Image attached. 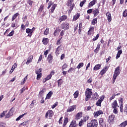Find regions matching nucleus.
I'll list each match as a JSON object with an SVG mask.
<instances>
[{
	"label": "nucleus",
	"mask_w": 127,
	"mask_h": 127,
	"mask_svg": "<svg viewBox=\"0 0 127 127\" xmlns=\"http://www.w3.org/2000/svg\"><path fill=\"white\" fill-rule=\"evenodd\" d=\"M112 107L113 109H117V107H119L118 106V103H117V100H115L114 102L112 103Z\"/></svg>",
	"instance_id": "nucleus-22"
},
{
	"label": "nucleus",
	"mask_w": 127,
	"mask_h": 127,
	"mask_svg": "<svg viewBox=\"0 0 127 127\" xmlns=\"http://www.w3.org/2000/svg\"><path fill=\"white\" fill-rule=\"evenodd\" d=\"M86 120L84 119L83 120H81L80 122L79 123L78 126L79 127H82V124L83 123H85L86 122Z\"/></svg>",
	"instance_id": "nucleus-38"
},
{
	"label": "nucleus",
	"mask_w": 127,
	"mask_h": 127,
	"mask_svg": "<svg viewBox=\"0 0 127 127\" xmlns=\"http://www.w3.org/2000/svg\"><path fill=\"white\" fill-rule=\"evenodd\" d=\"M98 127V121L94 119L91 121L89 123L87 124V127Z\"/></svg>",
	"instance_id": "nucleus-2"
},
{
	"label": "nucleus",
	"mask_w": 127,
	"mask_h": 127,
	"mask_svg": "<svg viewBox=\"0 0 127 127\" xmlns=\"http://www.w3.org/2000/svg\"><path fill=\"white\" fill-rule=\"evenodd\" d=\"M78 17H80V14H77L73 17V20H77Z\"/></svg>",
	"instance_id": "nucleus-43"
},
{
	"label": "nucleus",
	"mask_w": 127,
	"mask_h": 127,
	"mask_svg": "<svg viewBox=\"0 0 127 127\" xmlns=\"http://www.w3.org/2000/svg\"><path fill=\"white\" fill-rule=\"evenodd\" d=\"M74 99H76L78 98V96H79V91L77 90L74 94H73Z\"/></svg>",
	"instance_id": "nucleus-35"
},
{
	"label": "nucleus",
	"mask_w": 127,
	"mask_h": 127,
	"mask_svg": "<svg viewBox=\"0 0 127 127\" xmlns=\"http://www.w3.org/2000/svg\"><path fill=\"white\" fill-rule=\"evenodd\" d=\"M99 124H104V123H103V119L102 118H99Z\"/></svg>",
	"instance_id": "nucleus-63"
},
{
	"label": "nucleus",
	"mask_w": 127,
	"mask_h": 127,
	"mask_svg": "<svg viewBox=\"0 0 127 127\" xmlns=\"http://www.w3.org/2000/svg\"><path fill=\"white\" fill-rule=\"evenodd\" d=\"M99 98V94H98V93L97 92H95L93 96V99H94V100H98Z\"/></svg>",
	"instance_id": "nucleus-29"
},
{
	"label": "nucleus",
	"mask_w": 127,
	"mask_h": 127,
	"mask_svg": "<svg viewBox=\"0 0 127 127\" xmlns=\"http://www.w3.org/2000/svg\"><path fill=\"white\" fill-rule=\"evenodd\" d=\"M13 112H14V109H13V108H11L9 112L6 115L5 118L6 119H8L9 117H11V116H12V114L13 113Z\"/></svg>",
	"instance_id": "nucleus-8"
},
{
	"label": "nucleus",
	"mask_w": 127,
	"mask_h": 127,
	"mask_svg": "<svg viewBox=\"0 0 127 127\" xmlns=\"http://www.w3.org/2000/svg\"><path fill=\"white\" fill-rule=\"evenodd\" d=\"M104 112L102 111V110H99L96 112H94V117H99L100 115H103Z\"/></svg>",
	"instance_id": "nucleus-17"
},
{
	"label": "nucleus",
	"mask_w": 127,
	"mask_h": 127,
	"mask_svg": "<svg viewBox=\"0 0 127 127\" xmlns=\"http://www.w3.org/2000/svg\"><path fill=\"white\" fill-rule=\"evenodd\" d=\"M123 16L124 17H127V10H125L123 12Z\"/></svg>",
	"instance_id": "nucleus-52"
},
{
	"label": "nucleus",
	"mask_w": 127,
	"mask_h": 127,
	"mask_svg": "<svg viewBox=\"0 0 127 127\" xmlns=\"http://www.w3.org/2000/svg\"><path fill=\"white\" fill-rule=\"evenodd\" d=\"M122 53H123V51H122V50H120L118 52V53L116 56V59H119V58H120L121 56V54H122Z\"/></svg>",
	"instance_id": "nucleus-28"
},
{
	"label": "nucleus",
	"mask_w": 127,
	"mask_h": 127,
	"mask_svg": "<svg viewBox=\"0 0 127 127\" xmlns=\"http://www.w3.org/2000/svg\"><path fill=\"white\" fill-rule=\"evenodd\" d=\"M101 64H96L93 68V70L95 71H97V70H99V69L101 68Z\"/></svg>",
	"instance_id": "nucleus-25"
},
{
	"label": "nucleus",
	"mask_w": 127,
	"mask_h": 127,
	"mask_svg": "<svg viewBox=\"0 0 127 127\" xmlns=\"http://www.w3.org/2000/svg\"><path fill=\"white\" fill-rule=\"evenodd\" d=\"M78 127V124H77V123L76 122V121L73 120L70 125H69V127Z\"/></svg>",
	"instance_id": "nucleus-14"
},
{
	"label": "nucleus",
	"mask_w": 127,
	"mask_h": 127,
	"mask_svg": "<svg viewBox=\"0 0 127 127\" xmlns=\"http://www.w3.org/2000/svg\"><path fill=\"white\" fill-rule=\"evenodd\" d=\"M96 0H93L92 1H91L89 3V6L91 7V6H93V5H95V4L96 3Z\"/></svg>",
	"instance_id": "nucleus-34"
},
{
	"label": "nucleus",
	"mask_w": 127,
	"mask_h": 127,
	"mask_svg": "<svg viewBox=\"0 0 127 127\" xmlns=\"http://www.w3.org/2000/svg\"><path fill=\"white\" fill-rule=\"evenodd\" d=\"M7 113V111H3V113H1L0 115V118H3L4 117V115Z\"/></svg>",
	"instance_id": "nucleus-46"
},
{
	"label": "nucleus",
	"mask_w": 127,
	"mask_h": 127,
	"mask_svg": "<svg viewBox=\"0 0 127 127\" xmlns=\"http://www.w3.org/2000/svg\"><path fill=\"white\" fill-rule=\"evenodd\" d=\"M58 105V102H56L54 105H53L52 106V109H55L56 107H57V106Z\"/></svg>",
	"instance_id": "nucleus-54"
},
{
	"label": "nucleus",
	"mask_w": 127,
	"mask_h": 127,
	"mask_svg": "<svg viewBox=\"0 0 127 127\" xmlns=\"http://www.w3.org/2000/svg\"><path fill=\"white\" fill-rule=\"evenodd\" d=\"M32 59H33V56H30L27 60V61L26 63V64L27 65H28V64H29V63H31V62H32Z\"/></svg>",
	"instance_id": "nucleus-18"
},
{
	"label": "nucleus",
	"mask_w": 127,
	"mask_h": 127,
	"mask_svg": "<svg viewBox=\"0 0 127 127\" xmlns=\"http://www.w3.org/2000/svg\"><path fill=\"white\" fill-rule=\"evenodd\" d=\"M27 2L29 5H32V3H33V1L31 0H28Z\"/></svg>",
	"instance_id": "nucleus-56"
},
{
	"label": "nucleus",
	"mask_w": 127,
	"mask_h": 127,
	"mask_svg": "<svg viewBox=\"0 0 127 127\" xmlns=\"http://www.w3.org/2000/svg\"><path fill=\"white\" fill-rule=\"evenodd\" d=\"M54 36H58L59 35V32H58V30H56L54 33Z\"/></svg>",
	"instance_id": "nucleus-50"
},
{
	"label": "nucleus",
	"mask_w": 127,
	"mask_h": 127,
	"mask_svg": "<svg viewBox=\"0 0 127 127\" xmlns=\"http://www.w3.org/2000/svg\"><path fill=\"white\" fill-rule=\"evenodd\" d=\"M43 7H44V6L43 5H41L39 9V11H42V10H43Z\"/></svg>",
	"instance_id": "nucleus-60"
},
{
	"label": "nucleus",
	"mask_w": 127,
	"mask_h": 127,
	"mask_svg": "<svg viewBox=\"0 0 127 127\" xmlns=\"http://www.w3.org/2000/svg\"><path fill=\"white\" fill-rule=\"evenodd\" d=\"M108 69H109V67L108 66H106L103 68L100 72L101 75H104L107 71H108Z\"/></svg>",
	"instance_id": "nucleus-16"
},
{
	"label": "nucleus",
	"mask_w": 127,
	"mask_h": 127,
	"mask_svg": "<svg viewBox=\"0 0 127 127\" xmlns=\"http://www.w3.org/2000/svg\"><path fill=\"white\" fill-rule=\"evenodd\" d=\"M26 89H27V87H23L22 89L20 90V94H22Z\"/></svg>",
	"instance_id": "nucleus-45"
},
{
	"label": "nucleus",
	"mask_w": 127,
	"mask_h": 127,
	"mask_svg": "<svg viewBox=\"0 0 127 127\" xmlns=\"http://www.w3.org/2000/svg\"><path fill=\"white\" fill-rule=\"evenodd\" d=\"M92 94L93 92H92V89L90 88L86 89V91H85V101L86 102H88L89 100L91 99L92 97Z\"/></svg>",
	"instance_id": "nucleus-1"
},
{
	"label": "nucleus",
	"mask_w": 127,
	"mask_h": 127,
	"mask_svg": "<svg viewBox=\"0 0 127 127\" xmlns=\"http://www.w3.org/2000/svg\"><path fill=\"white\" fill-rule=\"evenodd\" d=\"M120 73H121V70H120V66H118L115 69L113 76H114V78L115 79H117V77H118V76H119V75H120Z\"/></svg>",
	"instance_id": "nucleus-4"
},
{
	"label": "nucleus",
	"mask_w": 127,
	"mask_h": 127,
	"mask_svg": "<svg viewBox=\"0 0 127 127\" xmlns=\"http://www.w3.org/2000/svg\"><path fill=\"white\" fill-rule=\"evenodd\" d=\"M14 33V31L12 30L9 34H8L7 36H12Z\"/></svg>",
	"instance_id": "nucleus-57"
},
{
	"label": "nucleus",
	"mask_w": 127,
	"mask_h": 127,
	"mask_svg": "<svg viewBox=\"0 0 127 127\" xmlns=\"http://www.w3.org/2000/svg\"><path fill=\"white\" fill-rule=\"evenodd\" d=\"M6 126V124H5V123H1L0 124V127H5Z\"/></svg>",
	"instance_id": "nucleus-55"
},
{
	"label": "nucleus",
	"mask_w": 127,
	"mask_h": 127,
	"mask_svg": "<svg viewBox=\"0 0 127 127\" xmlns=\"http://www.w3.org/2000/svg\"><path fill=\"white\" fill-rule=\"evenodd\" d=\"M83 66H84V63H81L79 64L77 66L76 68L77 69H80V68H82Z\"/></svg>",
	"instance_id": "nucleus-36"
},
{
	"label": "nucleus",
	"mask_w": 127,
	"mask_h": 127,
	"mask_svg": "<svg viewBox=\"0 0 127 127\" xmlns=\"http://www.w3.org/2000/svg\"><path fill=\"white\" fill-rule=\"evenodd\" d=\"M97 19V18H95L92 20L91 23L93 25H95V24H97V22H98Z\"/></svg>",
	"instance_id": "nucleus-33"
},
{
	"label": "nucleus",
	"mask_w": 127,
	"mask_h": 127,
	"mask_svg": "<svg viewBox=\"0 0 127 127\" xmlns=\"http://www.w3.org/2000/svg\"><path fill=\"white\" fill-rule=\"evenodd\" d=\"M65 19H67V16L66 15H63L62 16L60 17V21L61 22L62 21H63L65 20Z\"/></svg>",
	"instance_id": "nucleus-26"
},
{
	"label": "nucleus",
	"mask_w": 127,
	"mask_h": 127,
	"mask_svg": "<svg viewBox=\"0 0 127 127\" xmlns=\"http://www.w3.org/2000/svg\"><path fill=\"white\" fill-rule=\"evenodd\" d=\"M102 101L98 100L96 103V106H98V107H101L102 106Z\"/></svg>",
	"instance_id": "nucleus-40"
},
{
	"label": "nucleus",
	"mask_w": 127,
	"mask_h": 127,
	"mask_svg": "<svg viewBox=\"0 0 127 127\" xmlns=\"http://www.w3.org/2000/svg\"><path fill=\"white\" fill-rule=\"evenodd\" d=\"M26 33L28 34V36H29V37H31V36H32V32H33L32 30L29 28H27L26 29Z\"/></svg>",
	"instance_id": "nucleus-11"
},
{
	"label": "nucleus",
	"mask_w": 127,
	"mask_h": 127,
	"mask_svg": "<svg viewBox=\"0 0 127 127\" xmlns=\"http://www.w3.org/2000/svg\"><path fill=\"white\" fill-rule=\"evenodd\" d=\"M49 41V39H48L47 38H44L42 40V42L44 45H47Z\"/></svg>",
	"instance_id": "nucleus-20"
},
{
	"label": "nucleus",
	"mask_w": 127,
	"mask_h": 127,
	"mask_svg": "<svg viewBox=\"0 0 127 127\" xmlns=\"http://www.w3.org/2000/svg\"><path fill=\"white\" fill-rule=\"evenodd\" d=\"M127 126V123L126 122V121H125L124 122L122 123L121 125H120V127H125Z\"/></svg>",
	"instance_id": "nucleus-51"
},
{
	"label": "nucleus",
	"mask_w": 127,
	"mask_h": 127,
	"mask_svg": "<svg viewBox=\"0 0 127 127\" xmlns=\"http://www.w3.org/2000/svg\"><path fill=\"white\" fill-rule=\"evenodd\" d=\"M61 52H62V49L61 48V46H59L56 49V55L58 56V55H59Z\"/></svg>",
	"instance_id": "nucleus-9"
},
{
	"label": "nucleus",
	"mask_w": 127,
	"mask_h": 127,
	"mask_svg": "<svg viewBox=\"0 0 127 127\" xmlns=\"http://www.w3.org/2000/svg\"><path fill=\"white\" fill-rule=\"evenodd\" d=\"M55 73V72H54V71L52 70V71H51L50 74L48 75L47 76V77H46V79L47 80H50V79L52 78V76H53V75H54V74Z\"/></svg>",
	"instance_id": "nucleus-10"
},
{
	"label": "nucleus",
	"mask_w": 127,
	"mask_h": 127,
	"mask_svg": "<svg viewBox=\"0 0 127 127\" xmlns=\"http://www.w3.org/2000/svg\"><path fill=\"white\" fill-rule=\"evenodd\" d=\"M115 120V116L114 115H111L109 117V121L110 123H112Z\"/></svg>",
	"instance_id": "nucleus-21"
},
{
	"label": "nucleus",
	"mask_w": 127,
	"mask_h": 127,
	"mask_svg": "<svg viewBox=\"0 0 127 127\" xmlns=\"http://www.w3.org/2000/svg\"><path fill=\"white\" fill-rule=\"evenodd\" d=\"M82 117H83V113H78L75 116V120H80Z\"/></svg>",
	"instance_id": "nucleus-13"
},
{
	"label": "nucleus",
	"mask_w": 127,
	"mask_h": 127,
	"mask_svg": "<svg viewBox=\"0 0 127 127\" xmlns=\"http://www.w3.org/2000/svg\"><path fill=\"white\" fill-rule=\"evenodd\" d=\"M28 76V75L26 76V77L24 78L22 82H21V85H24L25 83V82L26 81V80H27V77Z\"/></svg>",
	"instance_id": "nucleus-39"
},
{
	"label": "nucleus",
	"mask_w": 127,
	"mask_h": 127,
	"mask_svg": "<svg viewBox=\"0 0 127 127\" xmlns=\"http://www.w3.org/2000/svg\"><path fill=\"white\" fill-rule=\"evenodd\" d=\"M69 23L65 22L62 24V29H64V30H67V29H69Z\"/></svg>",
	"instance_id": "nucleus-6"
},
{
	"label": "nucleus",
	"mask_w": 127,
	"mask_h": 127,
	"mask_svg": "<svg viewBox=\"0 0 127 127\" xmlns=\"http://www.w3.org/2000/svg\"><path fill=\"white\" fill-rule=\"evenodd\" d=\"M68 118H66L64 121V126L65 127L66 125L68 123Z\"/></svg>",
	"instance_id": "nucleus-42"
},
{
	"label": "nucleus",
	"mask_w": 127,
	"mask_h": 127,
	"mask_svg": "<svg viewBox=\"0 0 127 127\" xmlns=\"http://www.w3.org/2000/svg\"><path fill=\"white\" fill-rule=\"evenodd\" d=\"M106 16L107 17V20H108L109 22H111L112 21V15L111 13L109 12H107Z\"/></svg>",
	"instance_id": "nucleus-12"
},
{
	"label": "nucleus",
	"mask_w": 127,
	"mask_h": 127,
	"mask_svg": "<svg viewBox=\"0 0 127 127\" xmlns=\"http://www.w3.org/2000/svg\"><path fill=\"white\" fill-rule=\"evenodd\" d=\"M49 34V28H47L44 32V35H48Z\"/></svg>",
	"instance_id": "nucleus-37"
},
{
	"label": "nucleus",
	"mask_w": 127,
	"mask_h": 127,
	"mask_svg": "<svg viewBox=\"0 0 127 127\" xmlns=\"http://www.w3.org/2000/svg\"><path fill=\"white\" fill-rule=\"evenodd\" d=\"M100 127H106V124L105 123H101L100 124Z\"/></svg>",
	"instance_id": "nucleus-64"
},
{
	"label": "nucleus",
	"mask_w": 127,
	"mask_h": 127,
	"mask_svg": "<svg viewBox=\"0 0 127 127\" xmlns=\"http://www.w3.org/2000/svg\"><path fill=\"white\" fill-rule=\"evenodd\" d=\"M48 61L49 63H52V62L53 61V56L51 55H49L48 57Z\"/></svg>",
	"instance_id": "nucleus-19"
},
{
	"label": "nucleus",
	"mask_w": 127,
	"mask_h": 127,
	"mask_svg": "<svg viewBox=\"0 0 127 127\" xmlns=\"http://www.w3.org/2000/svg\"><path fill=\"white\" fill-rule=\"evenodd\" d=\"M67 68V64H64L63 66H62V70H64V69H66Z\"/></svg>",
	"instance_id": "nucleus-59"
},
{
	"label": "nucleus",
	"mask_w": 127,
	"mask_h": 127,
	"mask_svg": "<svg viewBox=\"0 0 127 127\" xmlns=\"http://www.w3.org/2000/svg\"><path fill=\"white\" fill-rule=\"evenodd\" d=\"M37 75V80H40L41 77H42V73H40V74H38Z\"/></svg>",
	"instance_id": "nucleus-47"
},
{
	"label": "nucleus",
	"mask_w": 127,
	"mask_h": 127,
	"mask_svg": "<svg viewBox=\"0 0 127 127\" xmlns=\"http://www.w3.org/2000/svg\"><path fill=\"white\" fill-rule=\"evenodd\" d=\"M76 108H77V106L76 105H73V106H70L67 109L66 112L67 113H71V112H73V111H74V110H75Z\"/></svg>",
	"instance_id": "nucleus-7"
},
{
	"label": "nucleus",
	"mask_w": 127,
	"mask_h": 127,
	"mask_svg": "<svg viewBox=\"0 0 127 127\" xmlns=\"http://www.w3.org/2000/svg\"><path fill=\"white\" fill-rule=\"evenodd\" d=\"M17 67V64L16 63H14V64L12 65L11 69L13 71H14V69Z\"/></svg>",
	"instance_id": "nucleus-48"
},
{
	"label": "nucleus",
	"mask_w": 127,
	"mask_h": 127,
	"mask_svg": "<svg viewBox=\"0 0 127 127\" xmlns=\"http://www.w3.org/2000/svg\"><path fill=\"white\" fill-rule=\"evenodd\" d=\"M54 115V113H53V111L52 110H49L48 112L46 113L45 117L46 119L48 118V116L49 118H52L53 117V115Z\"/></svg>",
	"instance_id": "nucleus-5"
},
{
	"label": "nucleus",
	"mask_w": 127,
	"mask_h": 127,
	"mask_svg": "<svg viewBox=\"0 0 127 127\" xmlns=\"http://www.w3.org/2000/svg\"><path fill=\"white\" fill-rule=\"evenodd\" d=\"M44 92H45V89L43 88L42 91L39 92V96L42 97L43 96V94H44Z\"/></svg>",
	"instance_id": "nucleus-41"
},
{
	"label": "nucleus",
	"mask_w": 127,
	"mask_h": 127,
	"mask_svg": "<svg viewBox=\"0 0 127 127\" xmlns=\"http://www.w3.org/2000/svg\"><path fill=\"white\" fill-rule=\"evenodd\" d=\"M42 72V68H40L38 70H36L35 73L37 74H40Z\"/></svg>",
	"instance_id": "nucleus-44"
},
{
	"label": "nucleus",
	"mask_w": 127,
	"mask_h": 127,
	"mask_svg": "<svg viewBox=\"0 0 127 127\" xmlns=\"http://www.w3.org/2000/svg\"><path fill=\"white\" fill-rule=\"evenodd\" d=\"M64 34H65V31L64 30H62L61 32L60 35H61V36H63L64 35Z\"/></svg>",
	"instance_id": "nucleus-61"
},
{
	"label": "nucleus",
	"mask_w": 127,
	"mask_h": 127,
	"mask_svg": "<svg viewBox=\"0 0 127 127\" xmlns=\"http://www.w3.org/2000/svg\"><path fill=\"white\" fill-rule=\"evenodd\" d=\"M99 36H100V35L99 34H98L96 36V37L93 39V41H96V40H97V39H98L99 38Z\"/></svg>",
	"instance_id": "nucleus-53"
},
{
	"label": "nucleus",
	"mask_w": 127,
	"mask_h": 127,
	"mask_svg": "<svg viewBox=\"0 0 127 127\" xmlns=\"http://www.w3.org/2000/svg\"><path fill=\"white\" fill-rule=\"evenodd\" d=\"M73 70H74V68H73L72 67H70L68 70V73H72V71H73Z\"/></svg>",
	"instance_id": "nucleus-62"
},
{
	"label": "nucleus",
	"mask_w": 127,
	"mask_h": 127,
	"mask_svg": "<svg viewBox=\"0 0 127 127\" xmlns=\"http://www.w3.org/2000/svg\"><path fill=\"white\" fill-rule=\"evenodd\" d=\"M86 1H87L86 0H83V1H82L81 2H80V6L81 7H83V5H84V3L86 2Z\"/></svg>",
	"instance_id": "nucleus-49"
},
{
	"label": "nucleus",
	"mask_w": 127,
	"mask_h": 127,
	"mask_svg": "<svg viewBox=\"0 0 127 127\" xmlns=\"http://www.w3.org/2000/svg\"><path fill=\"white\" fill-rule=\"evenodd\" d=\"M18 15H19V14L18 13H16L15 14H14L12 17V21H13V20H14V19L16 18V17L18 16Z\"/></svg>",
	"instance_id": "nucleus-31"
},
{
	"label": "nucleus",
	"mask_w": 127,
	"mask_h": 127,
	"mask_svg": "<svg viewBox=\"0 0 127 127\" xmlns=\"http://www.w3.org/2000/svg\"><path fill=\"white\" fill-rule=\"evenodd\" d=\"M25 115H27V113H25L24 114L19 116L16 119V121H19L20 119H22V118H23Z\"/></svg>",
	"instance_id": "nucleus-30"
},
{
	"label": "nucleus",
	"mask_w": 127,
	"mask_h": 127,
	"mask_svg": "<svg viewBox=\"0 0 127 127\" xmlns=\"http://www.w3.org/2000/svg\"><path fill=\"white\" fill-rule=\"evenodd\" d=\"M73 1H74V0H68L66 3L67 6H70V9L69 10V12H71L74 8V4H72Z\"/></svg>",
	"instance_id": "nucleus-3"
},
{
	"label": "nucleus",
	"mask_w": 127,
	"mask_h": 127,
	"mask_svg": "<svg viewBox=\"0 0 127 127\" xmlns=\"http://www.w3.org/2000/svg\"><path fill=\"white\" fill-rule=\"evenodd\" d=\"M99 12H100V10H99V9H95V10L93 11L94 16L95 17L97 16Z\"/></svg>",
	"instance_id": "nucleus-23"
},
{
	"label": "nucleus",
	"mask_w": 127,
	"mask_h": 127,
	"mask_svg": "<svg viewBox=\"0 0 127 127\" xmlns=\"http://www.w3.org/2000/svg\"><path fill=\"white\" fill-rule=\"evenodd\" d=\"M57 6V4H54L52 5L51 8V13H53L54 12V10H55V8H56V7Z\"/></svg>",
	"instance_id": "nucleus-24"
},
{
	"label": "nucleus",
	"mask_w": 127,
	"mask_h": 127,
	"mask_svg": "<svg viewBox=\"0 0 127 127\" xmlns=\"http://www.w3.org/2000/svg\"><path fill=\"white\" fill-rule=\"evenodd\" d=\"M104 99H105V96L102 95L100 97L99 100L101 101V102H103L104 101Z\"/></svg>",
	"instance_id": "nucleus-58"
},
{
	"label": "nucleus",
	"mask_w": 127,
	"mask_h": 127,
	"mask_svg": "<svg viewBox=\"0 0 127 127\" xmlns=\"http://www.w3.org/2000/svg\"><path fill=\"white\" fill-rule=\"evenodd\" d=\"M35 103H36V101H35V100L32 101V103L30 105V109H32V108H33V107H34V104H35Z\"/></svg>",
	"instance_id": "nucleus-32"
},
{
	"label": "nucleus",
	"mask_w": 127,
	"mask_h": 127,
	"mask_svg": "<svg viewBox=\"0 0 127 127\" xmlns=\"http://www.w3.org/2000/svg\"><path fill=\"white\" fill-rule=\"evenodd\" d=\"M94 27H90L88 32V35H92V34H94Z\"/></svg>",
	"instance_id": "nucleus-15"
},
{
	"label": "nucleus",
	"mask_w": 127,
	"mask_h": 127,
	"mask_svg": "<svg viewBox=\"0 0 127 127\" xmlns=\"http://www.w3.org/2000/svg\"><path fill=\"white\" fill-rule=\"evenodd\" d=\"M53 94V92L52 91H50L48 94L47 95L46 99H50L51 98V96Z\"/></svg>",
	"instance_id": "nucleus-27"
}]
</instances>
